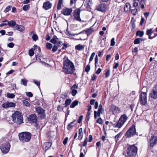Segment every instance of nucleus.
<instances>
[{"label": "nucleus", "mask_w": 157, "mask_h": 157, "mask_svg": "<svg viewBox=\"0 0 157 157\" xmlns=\"http://www.w3.org/2000/svg\"><path fill=\"white\" fill-rule=\"evenodd\" d=\"M63 69L64 72L67 74H71L75 70L73 63L65 56L63 59Z\"/></svg>", "instance_id": "f257e3e1"}, {"label": "nucleus", "mask_w": 157, "mask_h": 157, "mask_svg": "<svg viewBox=\"0 0 157 157\" xmlns=\"http://www.w3.org/2000/svg\"><path fill=\"white\" fill-rule=\"evenodd\" d=\"M137 148L134 145L128 147L125 153V157H136Z\"/></svg>", "instance_id": "f03ea898"}, {"label": "nucleus", "mask_w": 157, "mask_h": 157, "mask_svg": "<svg viewBox=\"0 0 157 157\" xmlns=\"http://www.w3.org/2000/svg\"><path fill=\"white\" fill-rule=\"evenodd\" d=\"M128 119V117L125 114L121 115L118 121H117L115 123H113L110 122V123L114 128H121L126 122Z\"/></svg>", "instance_id": "7ed1b4c3"}, {"label": "nucleus", "mask_w": 157, "mask_h": 157, "mask_svg": "<svg viewBox=\"0 0 157 157\" xmlns=\"http://www.w3.org/2000/svg\"><path fill=\"white\" fill-rule=\"evenodd\" d=\"M11 117L13 122L17 124H20L23 123L22 116L19 112H15L12 114Z\"/></svg>", "instance_id": "20e7f679"}, {"label": "nucleus", "mask_w": 157, "mask_h": 157, "mask_svg": "<svg viewBox=\"0 0 157 157\" xmlns=\"http://www.w3.org/2000/svg\"><path fill=\"white\" fill-rule=\"evenodd\" d=\"M18 136L20 141L22 143H25L30 140L31 137V134L28 132H23L19 133Z\"/></svg>", "instance_id": "39448f33"}, {"label": "nucleus", "mask_w": 157, "mask_h": 157, "mask_svg": "<svg viewBox=\"0 0 157 157\" xmlns=\"http://www.w3.org/2000/svg\"><path fill=\"white\" fill-rule=\"evenodd\" d=\"M136 134V129L135 126L133 125L130 127L126 132L125 136L127 138H130Z\"/></svg>", "instance_id": "423d86ee"}, {"label": "nucleus", "mask_w": 157, "mask_h": 157, "mask_svg": "<svg viewBox=\"0 0 157 157\" xmlns=\"http://www.w3.org/2000/svg\"><path fill=\"white\" fill-rule=\"evenodd\" d=\"M10 147V144L9 143H6L2 144L0 146V149L2 152L4 154L7 153L9 151Z\"/></svg>", "instance_id": "0eeeda50"}, {"label": "nucleus", "mask_w": 157, "mask_h": 157, "mask_svg": "<svg viewBox=\"0 0 157 157\" xmlns=\"http://www.w3.org/2000/svg\"><path fill=\"white\" fill-rule=\"evenodd\" d=\"M52 43L54 44V45L61 47L63 45V43L59 40L56 36H53L51 40Z\"/></svg>", "instance_id": "6e6552de"}, {"label": "nucleus", "mask_w": 157, "mask_h": 157, "mask_svg": "<svg viewBox=\"0 0 157 157\" xmlns=\"http://www.w3.org/2000/svg\"><path fill=\"white\" fill-rule=\"evenodd\" d=\"M140 101L141 103L145 105L147 103V94L145 92H142L140 96Z\"/></svg>", "instance_id": "1a4fd4ad"}, {"label": "nucleus", "mask_w": 157, "mask_h": 157, "mask_svg": "<svg viewBox=\"0 0 157 157\" xmlns=\"http://www.w3.org/2000/svg\"><path fill=\"white\" fill-rule=\"evenodd\" d=\"M149 97L153 99L157 98V85H155L149 94Z\"/></svg>", "instance_id": "9d476101"}, {"label": "nucleus", "mask_w": 157, "mask_h": 157, "mask_svg": "<svg viewBox=\"0 0 157 157\" xmlns=\"http://www.w3.org/2000/svg\"><path fill=\"white\" fill-rule=\"evenodd\" d=\"M109 110L112 112L113 114L115 115L119 113L120 111V108L114 105H111Z\"/></svg>", "instance_id": "9b49d317"}, {"label": "nucleus", "mask_w": 157, "mask_h": 157, "mask_svg": "<svg viewBox=\"0 0 157 157\" xmlns=\"http://www.w3.org/2000/svg\"><path fill=\"white\" fill-rule=\"evenodd\" d=\"M37 113L40 115V117L42 118H45L46 116L44 113V110L42 108L38 107L36 108Z\"/></svg>", "instance_id": "f8f14e48"}, {"label": "nucleus", "mask_w": 157, "mask_h": 157, "mask_svg": "<svg viewBox=\"0 0 157 157\" xmlns=\"http://www.w3.org/2000/svg\"><path fill=\"white\" fill-rule=\"evenodd\" d=\"M157 141V136H155V134L152 136L150 140V146L153 147L155 144H156Z\"/></svg>", "instance_id": "ddd939ff"}, {"label": "nucleus", "mask_w": 157, "mask_h": 157, "mask_svg": "<svg viewBox=\"0 0 157 157\" xmlns=\"http://www.w3.org/2000/svg\"><path fill=\"white\" fill-rule=\"evenodd\" d=\"M106 5L104 3L101 4L96 7V10L99 11L104 12L106 10Z\"/></svg>", "instance_id": "4468645a"}, {"label": "nucleus", "mask_w": 157, "mask_h": 157, "mask_svg": "<svg viewBox=\"0 0 157 157\" xmlns=\"http://www.w3.org/2000/svg\"><path fill=\"white\" fill-rule=\"evenodd\" d=\"M72 10L71 8H66L63 9L61 11V13L64 15L68 16L70 15L71 13Z\"/></svg>", "instance_id": "2eb2a0df"}, {"label": "nucleus", "mask_w": 157, "mask_h": 157, "mask_svg": "<svg viewBox=\"0 0 157 157\" xmlns=\"http://www.w3.org/2000/svg\"><path fill=\"white\" fill-rule=\"evenodd\" d=\"M28 120L31 122L36 123L37 121V117L35 114H32L29 116Z\"/></svg>", "instance_id": "dca6fc26"}, {"label": "nucleus", "mask_w": 157, "mask_h": 157, "mask_svg": "<svg viewBox=\"0 0 157 157\" xmlns=\"http://www.w3.org/2000/svg\"><path fill=\"white\" fill-rule=\"evenodd\" d=\"M2 107L4 108H7L9 107H15V104L12 102H6L3 103L2 105Z\"/></svg>", "instance_id": "f3484780"}, {"label": "nucleus", "mask_w": 157, "mask_h": 157, "mask_svg": "<svg viewBox=\"0 0 157 157\" xmlns=\"http://www.w3.org/2000/svg\"><path fill=\"white\" fill-rule=\"evenodd\" d=\"M52 6V4L49 1H47L44 3L43 8L46 10L50 9Z\"/></svg>", "instance_id": "a211bd4d"}, {"label": "nucleus", "mask_w": 157, "mask_h": 157, "mask_svg": "<svg viewBox=\"0 0 157 157\" xmlns=\"http://www.w3.org/2000/svg\"><path fill=\"white\" fill-rule=\"evenodd\" d=\"M104 111L103 109L98 108L97 112L96 111L94 112V117L95 119L97 118V116L98 117H100V114L102 113V112Z\"/></svg>", "instance_id": "6ab92c4d"}, {"label": "nucleus", "mask_w": 157, "mask_h": 157, "mask_svg": "<svg viewBox=\"0 0 157 157\" xmlns=\"http://www.w3.org/2000/svg\"><path fill=\"white\" fill-rule=\"evenodd\" d=\"M52 145V143L50 142H45L43 146V148L45 151H46Z\"/></svg>", "instance_id": "aec40b11"}, {"label": "nucleus", "mask_w": 157, "mask_h": 157, "mask_svg": "<svg viewBox=\"0 0 157 157\" xmlns=\"http://www.w3.org/2000/svg\"><path fill=\"white\" fill-rule=\"evenodd\" d=\"M92 5V0H86L84 6L87 9H89Z\"/></svg>", "instance_id": "412c9836"}, {"label": "nucleus", "mask_w": 157, "mask_h": 157, "mask_svg": "<svg viewBox=\"0 0 157 157\" xmlns=\"http://www.w3.org/2000/svg\"><path fill=\"white\" fill-rule=\"evenodd\" d=\"M78 85H74L71 88L72 90V94L73 96L75 95L77 93V90L76 89L78 88Z\"/></svg>", "instance_id": "4be33fe9"}, {"label": "nucleus", "mask_w": 157, "mask_h": 157, "mask_svg": "<svg viewBox=\"0 0 157 157\" xmlns=\"http://www.w3.org/2000/svg\"><path fill=\"white\" fill-rule=\"evenodd\" d=\"M94 31V30L92 28H90V29H87L86 31H83L82 32H80L79 33V34L81 33H82L85 32L88 36L90 35Z\"/></svg>", "instance_id": "5701e85b"}, {"label": "nucleus", "mask_w": 157, "mask_h": 157, "mask_svg": "<svg viewBox=\"0 0 157 157\" xmlns=\"http://www.w3.org/2000/svg\"><path fill=\"white\" fill-rule=\"evenodd\" d=\"M25 27L22 25H17L15 27V29L21 32L25 30Z\"/></svg>", "instance_id": "b1692460"}, {"label": "nucleus", "mask_w": 157, "mask_h": 157, "mask_svg": "<svg viewBox=\"0 0 157 157\" xmlns=\"http://www.w3.org/2000/svg\"><path fill=\"white\" fill-rule=\"evenodd\" d=\"M80 151L81 153L79 157H84V155L85 154L87 151L86 147H84L83 149H82V148L81 147Z\"/></svg>", "instance_id": "393cba45"}, {"label": "nucleus", "mask_w": 157, "mask_h": 157, "mask_svg": "<svg viewBox=\"0 0 157 157\" xmlns=\"http://www.w3.org/2000/svg\"><path fill=\"white\" fill-rule=\"evenodd\" d=\"M74 16L76 20L78 21V9H77L74 11Z\"/></svg>", "instance_id": "a878e982"}, {"label": "nucleus", "mask_w": 157, "mask_h": 157, "mask_svg": "<svg viewBox=\"0 0 157 157\" xmlns=\"http://www.w3.org/2000/svg\"><path fill=\"white\" fill-rule=\"evenodd\" d=\"M131 7L130 4L128 3H126L124 6V10L125 12H127L128 11Z\"/></svg>", "instance_id": "bb28decb"}, {"label": "nucleus", "mask_w": 157, "mask_h": 157, "mask_svg": "<svg viewBox=\"0 0 157 157\" xmlns=\"http://www.w3.org/2000/svg\"><path fill=\"white\" fill-rule=\"evenodd\" d=\"M63 0H59L57 4V9L58 10H59L61 9Z\"/></svg>", "instance_id": "cd10ccee"}, {"label": "nucleus", "mask_w": 157, "mask_h": 157, "mask_svg": "<svg viewBox=\"0 0 157 157\" xmlns=\"http://www.w3.org/2000/svg\"><path fill=\"white\" fill-rule=\"evenodd\" d=\"M7 25L11 27H13L16 25V22L13 20L8 21Z\"/></svg>", "instance_id": "c85d7f7f"}, {"label": "nucleus", "mask_w": 157, "mask_h": 157, "mask_svg": "<svg viewBox=\"0 0 157 157\" xmlns=\"http://www.w3.org/2000/svg\"><path fill=\"white\" fill-rule=\"evenodd\" d=\"M144 33L143 31H137L136 33L137 36H139L140 37H142L144 35Z\"/></svg>", "instance_id": "c756f323"}, {"label": "nucleus", "mask_w": 157, "mask_h": 157, "mask_svg": "<svg viewBox=\"0 0 157 157\" xmlns=\"http://www.w3.org/2000/svg\"><path fill=\"white\" fill-rule=\"evenodd\" d=\"M78 104V102L77 100H75L73 101L71 104L70 106V107L71 108H74L76 105H77Z\"/></svg>", "instance_id": "7c9ffc66"}, {"label": "nucleus", "mask_w": 157, "mask_h": 157, "mask_svg": "<svg viewBox=\"0 0 157 157\" xmlns=\"http://www.w3.org/2000/svg\"><path fill=\"white\" fill-rule=\"evenodd\" d=\"M75 121H73L70 124H69L67 126V128L68 130L70 129L72 127L74 126L75 124Z\"/></svg>", "instance_id": "2f4dec72"}, {"label": "nucleus", "mask_w": 157, "mask_h": 157, "mask_svg": "<svg viewBox=\"0 0 157 157\" xmlns=\"http://www.w3.org/2000/svg\"><path fill=\"white\" fill-rule=\"evenodd\" d=\"M71 100L70 99H67L65 103L64 107H66L67 105H69L71 103Z\"/></svg>", "instance_id": "473e14b6"}, {"label": "nucleus", "mask_w": 157, "mask_h": 157, "mask_svg": "<svg viewBox=\"0 0 157 157\" xmlns=\"http://www.w3.org/2000/svg\"><path fill=\"white\" fill-rule=\"evenodd\" d=\"M152 28L150 29H147L146 31V34L148 36L151 35L153 32L152 31Z\"/></svg>", "instance_id": "72a5a7b5"}, {"label": "nucleus", "mask_w": 157, "mask_h": 157, "mask_svg": "<svg viewBox=\"0 0 157 157\" xmlns=\"http://www.w3.org/2000/svg\"><path fill=\"white\" fill-rule=\"evenodd\" d=\"M78 34H72L71 37L75 40H78Z\"/></svg>", "instance_id": "f704fd0d"}, {"label": "nucleus", "mask_w": 157, "mask_h": 157, "mask_svg": "<svg viewBox=\"0 0 157 157\" xmlns=\"http://www.w3.org/2000/svg\"><path fill=\"white\" fill-rule=\"evenodd\" d=\"M83 136L82 130V128L79 129V140L82 139Z\"/></svg>", "instance_id": "c9c22d12"}, {"label": "nucleus", "mask_w": 157, "mask_h": 157, "mask_svg": "<svg viewBox=\"0 0 157 157\" xmlns=\"http://www.w3.org/2000/svg\"><path fill=\"white\" fill-rule=\"evenodd\" d=\"M7 97L10 98H13L15 97V95L13 94L7 93Z\"/></svg>", "instance_id": "e433bc0d"}, {"label": "nucleus", "mask_w": 157, "mask_h": 157, "mask_svg": "<svg viewBox=\"0 0 157 157\" xmlns=\"http://www.w3.org/2000/svg\"><path fill=\"white\" fill-rule=\"evenodd\" d=\"M21 84H23L24 86H26L27 84V80L25 79H22L21 80Z\"/></svg>", "instance_id": "4c0bfd02"}, {"label": "nucleus", "mask_w": 157, "mask_h": 157, "mask_svg": "<svg viewBox=\"0 0 157 157\" xmlns=\"http://www.w3.org/2000/svg\"><path fill=\"white\" fill-rule=\"evenodd\" d=\"M23 104L26 106L28 107L30 106V104L27 101L25 100H23L22 101Z\"/></svg>", "instance_id": "58836bf2"}, {"label": "nucleus", "mask_w": 157, "mask_h": 157, "mask_svg": "<svg viewBox=\"0 0 157 157\" xmlns=\"http://www.w3.org/2000/svg\"><path fill=\"white\" fill-rule=\"evenodd\" d=\"M90 112H87V113L86 119H85V120H86V122H88L89 121V120L90 118Z\"/></svg>", "instance_id": "ea45409f"}, {"label": "nucleus", "mask_w": 157, "mask_h": 157, "mask_svg": "<svg viewBox=\"0 0 157 157\" xmlns=\"http://www.w3.org/2000/svg\"><path fill=\"white\" fill-rule=\"evenodd\" d=\"M95 55V52H93L91 55V56L90 58L89 59V63H90L91 61H92Z\"/></svg>", "instance_id": "a19ab883"}, {"label": "nucleus", "mask_w": 157, "mask_h": 157, "mask_svg": "<svg viewBox=\"0 0 157 157\" xmlns=\"http://www.w3.org/2000/svg\"><path fill=\"white\" fill-rule=\"evenodd\" d=\"M30 8V6L29 5H25L22 8L23 10L24 11H26L28 10Z\"/></svg>", "instance_id": "79ce46f5"}, {"label": "nucleus", "mask_w": 157, "mask_h": 157, "mask_svg": "<svg viewBox=\"0 0 157 157\" xmlns=\"http://www.w3.org/2000/svg\"><path fill=\"white\" fill-rule=\"evenodd\" d=\"M34 54V52L33 48L30 49L29 50V56H33Z\"/></svg>", "instance_id": "37998d69"}, {"label": "nucleus", "mask_w": 157, "mask_h": 157, "mask_svg": "<svg viewBox=\"0 0 157 157\" xmlns=\"http://www.w3.org/2000/svg\"><path fill=\"white\" fill-rule=\"evenodd\" d=\"M32 38L34 41H36L38 39V36L36 34H34L32 36Z\"/></svg>", "instance_id": "c03bdc74"}, {"label": "nucleus", "mask_w": 157, "mask_h": 157, "mask_svg": "<svg viewBox=\"0 0 157 157\" xmlns=\"http://www.w3.org/2000/svg\"><path fill=\"white\" fill-rule=\"evenodd\" d=\"M121 133V132L119 133L114 137V139L115 140L116 143H117V141L119 140V138Z\"/></svg>", "instance_id": "a18cd8bd"}, {"label": "nucleus", "mask_w": 157, "mask_h": 157, "mask_svg": "<svg viewBox=\"0 0 157 157\" xmlns=\"http://www.w3.org/2000/svg\"><path fill=\"white\" fill-rule=\"evenodd\" d=\"M96 123H98L100 124H101L103 123V120L101 117H100L97 119L96 121Z\"/></svg>", "instance_id": "49530a36"}, {"label": "nucleus", "mask_w": 157, "mask_h": 157, "mask_svg": "<svg viewBox=\"0 0 157 157\" xmlns=\"http://www.w3.org/2000/svg\"><path fill=\"white\" fill-rule=\"evenodd\" d=\"M46 47L48 49H50L52 48V45L51 44L48 43L46 44Z\"/></svg>", "instance_id": "de8ad7c7"}, {"label": "nucleus", "mask_w": 157, "mask_h": 157, "mask_svg": "<svg viewBox=\"0 0 157 157\" xmlns=\"http://www.w3.org/2000/svg\"><path fill=\"white\" fill-rule=\"evenodd\" d=\"M110 74V71L109 69L105 73V77L106 78L108 77Z\"/></svg>", "instance_id": "09e8293b"}, {"label": "nucleus", "mask_w": 157, "mask_h": 157, "mask_svg": "<svg viewBox=\"0 0 157 157\" xmlns=\"http://www.w3.org/2000/svg\"><path fill=\"white\" fill-rule=\"evenodd\" d=\"M137 12V9L136 8H135L134 9L131 10V13L133 15H135L136 14V13Z\"/></svg>", "instance_id": "8fccbe9b"}, {"label": "nucleus", "mask_w": 157, "mask_h": 157, "mask_svg": "<svg viewBox=\"0 0 157 157\" xmlns=\"http://www.w3.org/2000/svg\"><path fill=\"white\" fill-rule=\"evenodd\" d=\"M59 47V46L54 45L52 50V51L53 52H55L57 50L58 48Z\"/></svg>", "instance_id": "3c124183"}, {"label": "nucleus", "mask_w": 157, "mask_h": 157, "mask_svg": "<svg viewBox=\"0 0 157 157\" xmlns=\"http://www.w3.org/2000/svg\"><path fill=\"white\" fill-rule=\"evenodd\" d=\"M90 65L89 64L87 65L86 67L85 71L86 72H87L90 71Z\"/></svg>", "instance_id": "603ef678"}, {"label": "nucleus", "mask_w": 157, "mask_h": 157, "mask_svg": "<svg viewBox=\"0 0 157 157\" xmlns=\"http://www.w3.org/2000/svg\"><path fill=\"white\" fill-rule=\"evenodd\" d=\"M114 38H113L112 39L111 41L110 45L111 46H113L115 44V42L114 41Z\"/></svg>", "instance_id": "864d4df0"}, {"label": "nucleus", "mask_w": 157, "mask_h": 157, "mask_svg": "<svg viewBox=\"0 0 157 157\" xmlns=\"http://www.w3.org/2000/svg\"><path fill=\"white\" fill-rule=\"evenodd\" d=\"M140 42L138 38H137L134 40V44H140Z\"/></svg>", "instance_id": "5fc2aeb1"}, {"label": "nucleus", "mask_w": 157, "mask_h": 157, "mask_svg": "<svg viewBox=\"0 0 157 157\" xmlns=\"http://www.w3.org/2000/svg\"><path fill=\"white\" fill-rule=\"evenodd\" d=\"M63 108L61 105H59L57 107V110L60 112L63 110Z\"/></svg>", "instance_id": "6e6d98bb"}, {"label": "nucleus", "mask_w": 157, "mask_h": 157, "mask_svg": "<svg viewBox=\"0 0 157 157\" xmlns=\"http://www.w3.org/2000/svg\"><path fill=\"white\" fill-rule=\"evenodd\" d=\"M26 95L29 97H32L33 96L31 92H26Z\"/></svg>", "instance_id": "4d7b16f0"}, {"label": "nucleus", "mask_w": 157, "mask_h": 157, "mask_svg": "<svg viewBox=\"0 0 157 157\" xmlns=\"http://www.w3.org/2000/svg\"><path fill=\"white\" fill-rule=\"evenodd\" d=\"M11 7V6H7L5 9V12H8L9 10H10Z\"/></svg>", "instance_id": "13d9d810"}, {"label": "nucleus", "mask_w": 157, "mask_h": 157, "mask_svg": "<svg viewBox=\"0 0 157 157\" xmlns=\"http://www.w3.org/2000/svg\"><path fill=\"white\" fill-rule=\"evenodd\" d=\"M14 45V44L13 43H10L7 45L8 47L10 48H13Z\"/></svg>", "instance_id": "bf43d9fd"}, {"label": "nucleus", "mask_w": 157, "mask_h": 157, "mask_svg": "<svg viewBox=\"0 0 157 157\" xmlns=\"http://www.w3.org/2000/svg\"><path fill=\"white\" fill-rule=\"evenodd\" d=\"M34 83L37 86H39L40 84V82L39 81L33 80Z\"/></svg>", "instance_id": "052dcab7"}, {"label": "nucleus", "mask_w": 157, "mask_h": 157, "mask_svg": "<svg viewBox=\"0 0 157 157\" xmlns=\"http://www.w3.org/2000/svg\"><path fill=\"white\" fill-rule=\"evenodd\" d=\"M131 25L133 29H134L135 28L136 25H135V24L134 23V21L132 22V21H131Z\"/></svg>", "instance_id": "680f3d73"}, {"label": "nucleus", "mask_w": 157, "mask_h": 157, "mask_svg": "<svg viewBox=\"0 0 157 157\" xmlns=\"http://www.w3.org/2000/svg\"><path fill=\"white\" fill-rule=\"evenodd\" d=\"M68 140V138L67 137H66L64 139V140L63 141V143L64 145L66 144Z\"/></svg>", "instance_id": "e2e57ef3"}, {"label": "nucleus", "mask_w": 157, "mask_h": 157, "mask_svg": "<svg viewBox=\"0 0 157 157\" xmlns=\"http://www.w3.org/2000/svg\"><path fill=\"white\" fill-rule=\"evenodd\" d=\"M95 102V100L94 99H91L90 101V103L91 105H93Z\"/></svg>", "instance_id": "0e129e2a"}, {"label": "nucleus", "mask_w": 157, "mask_h": 157, "mask_svg": "<svg viewBox=\"0 0 157 157\" xmlns=\"http://www.w3.org/2000/svg\"><path fill=\"white\" fill-rule=\"evenodd\" d=\"M134 3L133 4V6L135 8H136V7L138 6V3L136 2V1L134 2Z\"/></svg>", "instance_id": "69168bd1"}, {"label": "nucleus", "mask_w": 157, "mask_h": 157, "mask_svg": "<svg viewBox=\"0 0 157 157\" xmlns=\"http://www.w3.org/2000/svg\"><path fill=\"white\" fill-rule=\"evenodd\" d=\"M97 77V76H96L95 74H94L93 75V77L91 78V80L93 81L95 80L96 78Z\"/></svg>", "instance_id": "338daca9"}, {"label": "nucleus", "mask_w": 157, "mask_h": 157, "mask_svg": "<svg viewBox=\"0 0 157 157\" xmlns=\"http://www.w3.org/2000/svg\"><path fill=\"white\" fill-rule=\"evenodd\" d=\"M138 51V48L137 47L135 48L132 50V52H136Z\"/></svg>", "instance_id": "774afa93"}]
</instances>
